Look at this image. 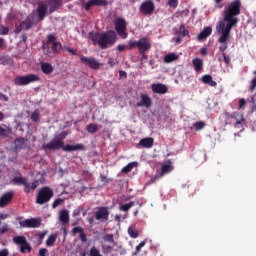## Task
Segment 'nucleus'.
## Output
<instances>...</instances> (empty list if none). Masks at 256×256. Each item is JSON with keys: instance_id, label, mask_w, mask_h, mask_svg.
<instances>
[{"instance_id": "obj_45", "label": "nucleus", "mask_w": 256, "mask_h": 256, "mask_svg": "<svg viewBox=\"0 0 256 256\" xmlns=\"http://www.w3.org/2000/svg\"><path fill=\"white\" fill-rule=\"evenodd\" d=\"M177 4H178L177 0H169L167 2V5L169 7H171L172 9H176L177 8Z\"/></svg>"}, {"instance_id": "obj_24", "label": "nucleus", "mask_w": 256, "mask_h": 256, "mask_svg": "<svg viewBox=\"0 0 256 256\" xmlns=\"http://www.w3.org/2000/svg\"><path fill=\"white\" fill-rule=\"evenodd\" d=\"M40 69H41L42 73H44L46 75H50V74H52V72H54V67L50 63H47V62H41Z\"/></svg>"}, {"instance_id": "obj_9", "label": "nucleus", "mask_w": 256, "mask_h": 256, "mask_svg": "<svg viewBox=\"0 0 256 256\" xmlns=\"http://www.w3.org/2000/svg\"><path fill=\"white\" fill-rule=\"evenodd\" d=\"M115 33L119 35L120 38L126 39L127 38V22L126 19L119 17L115 19Z\"/></svg>"}, {"instance_id": "obj_54", "label": "nucleus", "mask_w": 256, "mask_h": 256, "mask_svg": "<svg viewBox=\"0 0 256 256\" xmlns=\"http://www.w3.org/2000/svg\"><path fill=\"white\" fill-rule=\"evenodd\" d=\"M81 215L80 209H75L74 212H72V217H79Z\"/></svg>"}, {"instance_id": "obj_55", "label": "nucleus", "mask_w": 256, "mask_h": 256, "mask_svg": "<svg viewBox=\"0 0 256 256\" xmlns=\"http://www.w3.org/2000/svg\"><path fill=\"white\" fill-rule=\"evenodd\" d=\"M100 181L103 182L104 184H109V180L104 175H100Z\"/></svg>"}, {"instance_id": "obj_43", "label": "nucleus", "mask_w": 256, "mask_h": 256, "mask_svg": "<svg viewBox=\"0 0 256 256\" xmlns=\"http://www.w3.org/2000/svg\"><path fill=\"white\" fill-rule=\"evenodd\" d=\"M90 256H102L101 252L95 247L90 248Z\"/></svg>"}, {"instance_id": "obj_36", "label": "nucleus", "mask_w": 256, "mask_h": 256, "mask_svg": "<svg viewBox=\"0 0 256 256\" xmlns=\"http://www.w3.org/2000/svg\"><path fill=\"white\" fill-rule=\"evenodd\" d=\"M142 38H140L139 41H129L127 42L126 47L129 48V50L135 49L139 44H141Z\"/></svg>"}, {"instance_id": "obj_60", "label": "nucleus", "mask_w": 256, "mask_h": 256, "mask_svg": "<svg viewBox=\"0 0 256 256\" xmlns=\"http://www.w3.org/2000/svg\"><path fill=\"white\" fill-rule=\"evenodd\" d=\"M200 53L202 56L208 55V49L207 48H201Z\"/></svg>"}, {"instance_id": "obj_35", "label": "nucleus", "mask_w": 256, "mask_h": 256, "mask_svg": "<svg viewBox=\"0 0 256 256\" xmlns=\"http://www.w3.org/2000/svg\"><path fill=\"white\" fill-rule=\"evenodd\" d=\"M192 126L196 131H200V130H203L204 127H206V123L203 121H197V122H194Z\"/></svg>"}, {"instance_id": "obj_62", "label": "nucleus", "mask_w": 256, "mask_h": 256, "mask_svg": "<svg viewBox=\"0 0 256 256\" xmlns=\"http://www.w3.org/2000/svg\"><path fill=\"white\" fill-rule=\"evenodd\" d=\"M9 218V215L8 214H3V213H0V220H5Z\"/></svg>"}, {"instance_id": "obj_32", "label": "nucleus", "mask_w": 256, "mask_h": 256, "mask_svg": "<svg viewBox=\"0 0 256 256\" xmlns=\"http://www.w3.org/2000/svg\"><path fill=\"white\" fill-rule=\"evenodd\" d=\"M134 205H135V202L130 201L129 203L120 206L119 210L122 212H128L132 207H134Z\"/></svg>"}, {"instance_id": "obj_3", "label": "nucleus", "mask_w": 256, "mask_h": 256, "mask_svg": "<svg viewBox=\"0 0 256 256\" xmlns=\"http://www.w3.org/2000/svg\"><path fill=\"white\" fill-rule=\"evenodd\" d=\"M46 16H47V5L45 4V2L40 1L38 3L37 9L30 12L27 18H25V20H23V22H21L20 25L17 27L16 29L17 33L22 31H29V29H31L32 26L35 25V17H37L38 22H42L44 21Z\"/></svg>"}, {"instance_id": "obj_58", "label": "nucleus", "mask_w": 256, "mask_h": 256, "mask_svg": "<svg viewBox=\"0 0 256 256\" xmlns=\"http://www.w3.org/2000/svg\"><path fill=\"white\" fill-rule=\"evenodd\" d=\"M94 220H95V218H89V219H87V222H88L90 225L101 224V223H99V222L95 223Z\"/></svg>"}, {"instance_id": "obj_37", "label": "nucleus", "mask_w": 256, "mask_h": 256, "mask_svg": "<svg viewBox=\"0 0 256 256\" xmlns=\"http://www.w3.org/2000/svg\"><path fill=\"white\" fill-rule=\"evenodd\" d=\"M62 49V44L60 42L52 43V51L54 54H59V51Z\"/></svg>"}, {"instance_id": "obj_47", "label": "nucleus", "mask_w": 256, "mask_h": 256, "mask_svg": "<svg viewBox=\"0 0 256 256\" xmlns=\"http://www.w3.org/2000/svg\"><path fill=\"white\" fill-rule=\"evenodd\" d=\"M9 231V225L3 224L2 227L0 228V234H5Z\"/></svg>"}, {"instance_id": "obj_59", "label": "nucleus", "mask_w": 256, "mask_h": 256, "mask_svg": "<svg viewBox=\"0 0 256 256\" xmlns=\"http://www.w3.org/2000/svg\"><path fill=\"white\" fill-rule=\"evenodd\" d=\"M246 105V100L241 99L239 100V109L243 108Z\"/></svg>"}, {"instance_id": "obj_23", "label": "nucleus", "mask_w": 256, "mask_h": 256, "mask_svg": "<svg viewBox=\"0 0 256 256\" xmlns=\"http://www.w3.org/2000/svg\"><path fill=\"white\" fill-rule=\"evenodd\" d=\"M139 146L146 149H151L154 146V138H142L139 141Z\"/></svg>"}, {"instance_id": "obj_40", "label": "nucleus", "mask_w": 256, "mask_h": 256, "mask_svg": "<svg viewBox=\"0 0 256 256\" xmlns=\"http://www.w3.org/2000/svg\"><path fill=\"white\" fill-rule=\"evenodd\" d=\"M56 40H57V37H55L54 34H48V35H47V44H50V43H52V44L58 43Z\"/></svg>"}, {"instance_id": "obj_4", "label": "nucleus", "mask_w": 256, "mask_h": 256, "mask_svg": "<svg viewBox=\"0 0 256 256\" xmlns=\"http://www.w3.org/2000/svg\"><path fill=\"white\" fill-rule=\"evenodd\" d=\"M89 39L92 44L99 45L100 49L106 50L116 43L117 35L114 30H109L105 33L90 32Z\"/></svg>"}, {"instance_id": "obj_29", "label": "nucleus", "mask_w": 256, "mask_h": 256, "mask_svg": "<svg viewBox=\"0 0 256 256\" xmlns=\"http://www.w3.org/2000/svg\"><path fill=\"white\" fill-rule=\"evenodd\" d=\"M179 59V56L175 53H169L166 56H164V62L165 63H173Z\"/></svg>"}, {"instance_id": "obj_34", "label": "nucleus", "mask_w": 256, "mask_h": 256, "mask_svg": "<svg viewBox=\"0 0 256 256\" xmlns=\"http://www.w3.org/2000/svg\"><path fill=\"white\" fill-rule=\"evenodd\" d=\"M135 167H137V162H132L127 164L126 167L122 168V173H129L132 171V169H134Z\"/></svg>"}, {"instance_id": "obj_20", "label": "nucleus", "mask_w": 256, "mask_h": 256, "mask_svg": "<svg viewBox=\"0 0 256 256\" xmlns=\"http://www.w3.org/2000/svg\"><path fill=\"white\" fill-rule=\"evenodd\" d=\"M13 199V192L8 191L0 197V208L6 207L10 204Z\"/></svg>"}, {"instance_id": "obj_27", "label": "nucleus", "mask_w": 256, "mask_h": 256, "mask_svg": "<svg viewBox=\"0 0 256 256\" xmlns=\"http://www.w3.org/2000/svg\"><path fill=\"white\" fill-rule=\"evenodd\" d=\"M202 83L207 84L211 87H216L218 86V83L213 80V76L211 75H204L202 76Z\"/></svg>"}, {"instance_id": "obj_61", "label": "nucleus", "mask_w": 256, "mask_h": 256, "mask_svg": "<svg viewBox=\"0 0 256 256\" xmlns=\"http://www.w3.org/2000/svg\"><path fill=\"white\" fill-rule=\"evenodd\" d=\"M174 41L176 44H181V42L183 41V37L177 36V38H174Z\"/></svg>"}, {"instance_id": "obj_18", "label": "nucleus", "mask_w": 256, "mask_h": 256, "mask_svg": "<svg viewBox=\"0 0 256 256\" xmlns=\"http://www.w3.org/2000/svg\"><path fill=\"white\" fill-rule=\"evenodd\" d=\"M108 2L107 0H89L85 4V11L91 10V7L97 6V7H107Z\"/></svg>"}, {"instance_id": "obj_33", "label": "nucleus", "mask_w": 256, "mask_h": 256, "mask_svg": "<svg viewBox=\"0 0 256 256\" xmlns=\"http://www.w3.org/2000/svg\"><path fill=\"white\" fill-rule=\"evenodd\" d=\"M127 233L129 234L130 238L132 239H137V237L139 236V233L137 232L136 228L130 226L127 229Z\"/></svg>"}, {"instance_id": "obj_49", "label": "nucleus", "mask_w": 256, "mask_h": 256, "mask_svg": "<svg viewBox=\"0 0 256 256\" xmlns=\"http://www.w3.org/2000/svg\"><path fill=\"white\" fill-rule=\"evenodd\" d=\"M9 34V28L3 27L0 28V35H8Z\"/></svg>"}, {"instance_id": "obj_56", "label": "nucleus", "mask_w": 256, "mask_h": 256, "mask_svg": "<svg viewBox=\"0 0 256 256\" xmlns=\"http://www.w3.org/2000/svg\"><path fill=\"white\" fill-rule=\"evenodd\" d=\"M79 238H80V240L82 241V242H87V236H85V233H82V234H80L79 235Z\"/></svg>"}, {"instance_id": "obj_8", "label": "nucleus", "mask_w": 256, "mask_h": 256, "mask_svg": "<svg viewBox=\"0 0 256 256\" xmlns=\"http://www.w3.org/2000/svg\"><path fill=\"white\" fill-rule=\"evenodd\" d=\"M92 214L94 215L95 221L99 222V224H104L107 221H109V207H97L95 208V211Z\"/></svg>"}, {"instance_id": "obj_17", "label": "nucleus", "mask_w": 256, "mask_h": 256, "mask_svg": "<svg viewBox=\"0 0 256 256\" xmlns=\"http://www.w3.org/2000/svg\"><path fill=\"white\" fill-rule=\"evenodd\" d=\"M151 90H152V93L158 94V95H166L168 91L167 86L163 83L151 84Z\"/></svg>"}, {"instance_id": "obj_22", "label": "nucleus", "mask_w": 256, "mask_h": 256, "mask_svg": "<svg viewBox=\"0 0 256 256\" xmlns=\"http://www.w3.org/2000/svg\"><path fill=\"white\" fill-rule=\"evenodd\" d=\"M212 33H213V28L204 27V29H202V31L199 34H197V40L203 41L206 38H208Z\"/></svg>"}, {"instance_id": "obj_46", "label": "nucleus", "mask_w": 256, "mask_h": 256, "mask_svg": "<svg viewBox=\"0 0 256 256\" xmlns=\"http://www.w3.org/2000/svg\"><path fill=\"white\" fill-rule=\"evenodd\" d=\"M30 119H32V121H34V122L39 121V112H37V111L32 112V115H30Z\"/></svg>"}, {"instance_id": "obj_39", "label": "nucleus", "mask_w": 256, "mask_h": 256, "mask_svg": "<svg viewBox=\"0 0 256 256\" xmlns=\"http://www.w3.org/2000/svg\"><path fill=\"white\" fill-rule=\"evenodd\" d=\"M97 130H98V128H97V125H95V124L90 123V124L87 126V132L90 133V134L96 133Z\"/></svg>"}, {"instance_id": "obj_6", "label": "nucleus", "mask_w": 256, "mask_h": 256, "mask_svg": "<svg viewBox=\"0 0 256 256\" xmlns=\"http://www.w3.org/2000/svg\"><path fill=\"white\" fill-rule=\"evenodd\" d=\"M52 197H54V191L49 186H44L38 190L35 203L37 205H44L45 203H49Z\"/></svg>"}, {"instance_id": "obj_15", "label": "nucleus", "mask_w": 256, "mask_h": 256, "mask_svg": "<svg viewBox=\"0 0 256 256\" xmlns=\"http://www.w3.org/2000/svg\"><path fill=\"white\" fill-rule=\"evenodd\" d=\"M44 2L45 5H47V13L52 14L59 10L60 6H62V0H48L45 1H38V3Z\"/></svg>"}, {"instance_id": "obj_1", "label": "nucleus", "mask_w": 256, "mask_h": 256, "mask_svg": "<svg viewBox=\"0 0 256 256\" xmlns=\"http://www.w3.org/2000/svg\"><path fill=\"white\" fill-rule=\"evenodd\" d=\"M241 7V0H232L229 2L228 7L223 11L222 21L216 25V31L221 35L218 38V43L222 44L219 46V52L221 54H225L224 52L228 49L231 30L239 22L238 16L241 14Z\"/></svg>"}, {"instance_id": "obj_13", "label": "nucleus", "mask_w": 256, "mask_h": 256, "mask_svg": "<svg viewBox=\"0 0 256 256\" xmlns=\"http://www.w3.org/2000/svg\"><path fill=\"white\" fill-rule=\"evenodd\" d=\"M18 225H20V228H39L41 225V220L40 218L25 219L18 222Z\"/></svg>"}, {"instance_id": "obj_5", "label": "nucleus", "mask_w": 256, "mask_h": 256, "mask_svg": "<svg viewBox=\"0 0 256 256\" xmlns=\"http://www.w3.org/2000/svg\"><path fill=\"white\" fill-rule=\"evenodd\" d=\"M12 183L15 185H22L23 192L25 194H30L39 187V180H35L33 182H29V180L25 179L24 177H15L12 179Z\"/></svg>"}, {"instance_id": "obj_10", "label": "nucleus", "mask_w": 256, "mask_h": 256, "mask_svg": "<svg viewBox=\"0 0 256 256\" xmlns=\"http://www.w3.org/2000/svg\"><path fill=\"white\" fill-rule=\"evenodd\" d=\"M174 170V166H173V161H171L170 159L166 161V164H162L161 166V173L156 174L155 176H153L151 178V182L152 183H156V181L162 177H164L165 175L173 172Z\"/></svg>"}, {"instance_id": "obj_30", "label": "nucleus", "mask_w": 256, "mask_h": 256, "mask_svg": "<svg viewBox=\"0 0 256 256\" xmlns=\"http://www.w3.org/2000/svg\"><path fill=\"white\" fill-rule=\"evenodd\" d=\"M25 148V139L24 138H17L15 139V150L20 151Z\"/></svg>"}, {"instance_id": "obj_21", "label": "nucleus", "mask_w": 256, "mask_h": 256, "mask_svg": "<svg viewBox=\"0 0 256 256\" xmlns=\"http://www.w3.org/2000/svg\"><path fill=\"white\" fill-rule=\"evenodd\" d=\"M58 221H60V223L62 224H69V221H70L69 211L66 209L60 210V212H58Z\"/></svg>"}, {"instance_id": "obj_44", "label": "nucleus", "mask_w": 256, "mask_h": 256, "mask_svg": "<svg viewBox=\"0 0 256 256\" xmlns=\"http://www.w3.org/2000/svg\"><path fill=\"white\" fill-rule=\"evenodd\" d=\"M221 56H222V62H224V64L229 65V63H231V59H229L226 53H222Z\"/></svg>"}, {"instance_id": "obj_12", "label": "nucleus", "mask_w": 256, "mask_h": 256, "mask_svg": "<svg viewBox=\"0 0 256 256\" xmlns=\"http://www.w3.org/2000/svg\"><path fill=\"white\" fill-rule=\"evenodd\" d=\"M80 63L89 67L90 69L97 71L101 68V63L93 57L80 56Z\"/></svg>"}, {"instance_id": "obj_41", "label": "nucleus", "mask_w": 256, "mask_h": 256, "mask_svg": "<svg viewBox=\"0 0 256 256\" xmlns=\"http://www.w3.org/2000/svg\"><path fill=\"white\" fill-rule=\"evenodd\" d=\"M72 233H74V235H76L77 233H80V235L85 234L84 233V228H82L81 226H76L72 229Z\"/></svg>"}, {"instance_id": "obj_38", "label": "nucleus", "mask_w": 256, "mask_h": 256, "mask_svg": "<svg viewBox=\"0 0 256 256\" xmlns=\"http://www.w3.org/2000/svg\"><path fill=\"white\" fill-rule=\"evenodd\" d=\"M102 239L105 242H109V243H112V245H116V241L114 240V235L112 234H107L104 237H102Z\"/></svg>"}, {"instance_id": "obj_50", "label": "nucleus", "mask_w": 256, "mask_h": 256, "mask_svg": "<svg viewBox=\"0 0 256 256\" xmlns=\"http://www.w3.org/2000/svg\"><path fill=\"white\" fill-rule=\"evenodd\" d=\"M125 50H129L127 45H119V46H117V51L122 52V51H125Z\"/></svg>"}, {"instance_id": "obj_14", "label": "nucleus", "mask_w": 256, "mask_h": 256, "mask_svg": "<svg viewBox=\"0 0 256 256\" xmlns=\"http://www.w3.org/2000/svg\"><path fill=\"white\" fill-rule=\"evenodd\" d=\"M154 9V2H152L151 0L142 2L139 8L140 13L144 14L145 16H150L154 12Z\"/></svg>"}, {"instance_id": "obj_26", "label": "nucleus", "mask_w": 256, "mask_h": 256, "mask_svg": "<svg viewBox=\"0 0 256 256\" xmlns=\"http://www.w3.org/2000/svg\"><path fill=\"white\" fill-rule=\"evenodd\" d=\"M192 66L194 67V71L201 72L203 70V59H192Z\"/></svg>"}, {"instance_id": "obj_7", "label": "nucleus", "mask_w": 256, "mask_h": 256, "mask_svg": "<svg viewBox=\"0 0 256 256\" xmlns=\"http://www.w3.org/2000/svg\"><path fill=\"white\" fill-rule=\"evenodd\" d=\"M40 77L39 75L35 74H28L26 76H17L13 79V83L15 86H27L31 83L39 82Z\"/></svg>"}, {"instance_id": "obj_64", "label": "nucleus", "mask_w": 256, "mask_h": 256, "mask_svg": "<svg viewBox=\"0 0 256 256\" xmlns=\"http://www.w3.org/2000/svg\"><path fill=\"white\" fill-rule=\"evenodd\" d=\"M141 249H142V247H137V246H136V252H134V256H137V254H138L139 252H141Z\"/></svg>"}, {"instance_id": "obj_63", "label": "nucleus", "mask_w": 256, "mask_h": 256, "mask_svg": "<svg viewBox=\"0 0 256 256\" xmlns=\"http://www.w3.org/2000/svg\"><path fill=\"white\" fill-rule=\"evenodd\" d=\"M144 246H146V241L140 242L139 245H137L136 247H138V248H144Z\"/></svg>"}, {"instance_id": "obj_51", "label": "nucleus", "mask_w": 256, "mask_h": 256, "mask_svg": "<svg viewBox=\"0 0 256 256\" xmlns=\"http://www.w3.org/2000/svg\"><path fill=\"white\" fill-rule=\"evenodd\" d=\"M48 250L45 248H42L38 250V256H45L47 254Z\"/></svg>"}, {"instance_id": "obj_28", "label": "nucleus", "mask_w": 256, "mask_h": 256, "mask_svg": "<svg viewBox=\"0 0 256 256\" xmlns=\"http://www.w3.org/2000/svg\"><path fill=\"white\" fill-rule=\"evenodd\" d=\"M237 115L238 114L236 113L229 114V112H224V116L227 120L234 119L236 121V126L241 125V123L244 121L243 116H241V120H238Z\"/></svg>"}, {"instance_id": "obj_53", "label": "nucleus", "mask_w": 256, "mask_h": 256, "mask_svg": "<svg viewBox=\"0 0 256 256\" xmlns=\"http://www.w3.org/2000/svg\"><path fill=\"white\" fill-rule=\"evenodd\" d=\"M0 256H9V250L8 249L0 250Z\"/></svg>"}, {"instance_id": "obj_48", "label": "nucleus", "mask_w": 256, "mask_h": 256, "mask_svg": "<svg viewBox=\"0 0 256 256\" xmlns=\"http://www.w3.org/2000/svg\"><path fill=\"white\" fill-rule=\"evenodd\" d=\"M64 50L69 52L70 54L77 56V50L73 49V48H69V47H64Z\"/></svg>"}, {"instance_id": "obj_19", "label": "nucleus", "mask_w": 256, "mask_h": 256, "mask_svg": "<svg viewBox=\"0 0 256 256\" xmlns=\"http://www.w3.org/2000/svg\"><path fill=\"white\" fill-rule=\"evenodd\" d=\"M139 50L140 55L145 54L147 51L151 50V42L146 37L142 38V42L136 47Z\"/></svg>"}, {"instance_id": "obj_25", "label": "nucleus", "mask_w": 256, "mask_h": 256, "mask_svg": "<svg viewBox=\"0 0 256 256\" xmlns=\"http://www.w3.org/2000/svg\"><path fill=\"white\" fill-rule=\"evenodd\" d=\"M174 35L181 38L188 37L189 31L185 28L184 24H181L179 29L174 30Z\"/></svg>"}, {"instance_id": "obj_42", "label": "nucleus", "mask_w": 256, "mask_h": 256, "mask_svg": "<svg viewBox=\"0 0 256 256\" xmlns=\"http://www.w3.org/2000/svg\"><path fill=\"white\" fill-rule=\"evenodd\" d=\"M62 203H64V199L62 198H57L54 203H52V209L57 208L59 205H61Z\"/></svg>"}, {"instance_id": "obj_52", "label": "nucleus", "mask_w": 256, "mask_h": 256, "mask_svg": "<svg viewBox=\"0 0 256 256\" xmlns=\"http://www.w3.org/2000/svg\"><path fill=\"white\" fill-rule=\"evenodd\" d=\"M0 100H2L3 102H9V96L5 94H0Z\"/></svg>"}, {"instance_id": "obj_2", "label": "nucleus", "mask_w": 256, "mask_h": 256, "mask_svg": "<svg viewBox=\"0 0 256 256\" xmlns=\"http://www.w3.org/2000/svg\"><path fill=\"white\" fill-rule=\"evenodd\" d=\"M67 137V132L58 133L52 141L42 145L44 151H57L62 149L64 152L84 151L85 147L83 144L65 145L64 140Z\"/></svg>"}, {"instance_id": "obj_57", "label": "nucleus", "mask_w": 256, "mask_h": 256, "mask_svg": "<svg viewBox=\"0 0 256 256\" xmlns=\"http://www.w3.org/2000/svg\"><path fill=\"white\" fill-rule=\"evenodd\" d=\"M119 77H120V78H126V77H127L126 71L120 70V71H119Z\"/></svg>"}, {"instance_id": "obj_16", "label": "nucleus", "mask_w": 256, "mask_h": 256, "mask_svg": "<svg viewBox=\"0 0 256 256\" xmlns=\"http://www.w3.org/2000/svg\"><path fill=\"white\" fill-rule=\"evenodd\" d=\"M151 106H152L151 97L148 94H144V93L140 94V101L137 102L136 107L138 108L144 107L149 109L151 108Z\"/></svg>"}, {"instance_id": "obj_31", "label": "nucleus", "mask_w": 256, "mask_h": 256, "mask_svg": "<svg viewBox=\"0 0 256 256\" xmlns=\"http://www.w3.org/2000/svg\"><path fill=\"white\" fill-rule=\"evenodd\" d=\"M56 240H57V235L52 234V235L48 236L47 241L45 242V245L48 248H51L54 246Z\"/></svg>"}, {"instance_id": "obj_11", "label": "nucleus", "mask_w": 256, "mask_h": 256, "mask_svg": "<svg viewBox=\"0 0 256 256\" xmlns=\"http://www.w3.org/2000/svg\"><path fill=\"white\" fill-rule=\"evenodd\" d=\"M12 240L15 245L20 246V253H30L32 251V247L29 242H27L25 236H15Z\"/></svg>"}]
</instances>
